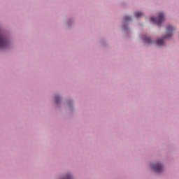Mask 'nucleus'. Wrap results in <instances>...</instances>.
<instances>
[{"instance_id": "nucleus-3", "label": "nucleus", "mask_w": 179, "mask_h": 179, "mask_svg": "<svg viewBox=\"0 0 179 179\" xmlns=\"http://www.w3.org/2000/svg\"><path fill=\"white\" fill-rule=\"evenodd\" d=\"M176 30V28L173 27L171 25H169L166 27V35L164 38H170L173 36V31Z\"/></svg>"}, {"instance_id": "nucleus-9", "label": "nucleus", "mask_w": 179, "mask_h": 179, "mask_svg": "<svg viewBox=\"0 0 179 179\" xmlns=\"http://www.w3.org/2000/svg\"><path fill=\"white\" fill-rule=\"evenodd\" d=\"M59 100H61V99L58 96H55V103H56V104H58V103H59Z\"/></svg>"}, {"instance_id": "nucleus-2", "label": "nucleus", "mask_w": 179, "mask_h": 179, "mask_svg": "<svg viewBox=\"0 0 179 179\" xmlns=\"http://www.w3.org/2000/svg\"><path fill=\"white\" fill-rule=\"evenodd\" d=\"M8 45L9 42L5 38L2 33L0 32V48H8Z\"/></svg>"}, {"instance_id": "nucleus-7", "label": "nucleus", "mask_w": 179, "mask_h": 179, "mask_svg": "<svg viewBox=\"0 0 179 179\" xmlns=\"http://www.w3.org/2000/svg\"><path fill=\"white\" fill-rule=\"evenodd\" d=\"M143 13H141V12H136L134 13V16L136 17H141V16H143Z\"/></svg>"}, {"instance_id": "nucleus-10", "label": "nucleus", "mask_w": 179, "mask_h": 179, "mask_svg": "<svg viewBox=\"0 0 179 179\" xmlns=\"http://www.w3.org/2000/svg\"><path fill=\"white\" fill-rule=\"evenodd\" d=\"M64 179H72V176H71V175H67L65 176Z\"/></svg>"}, {"instance_id": "nucleus-5", "label": "nucleus", "mask_w": 179, "mask_h": 179, "mask_svg": "<svg viewBox=\"0 0 179 179\" xmlns=\"http://www.w3.org/2000/svg\"><path fill=\"white\" fill-rule=\"evenodd\" d=\"M157 45L159 47H162V45H164V40L163 38L158 39L156 42Z\"/></svg>"}, {"instance_id": "nucleus-1", "label": "nucleus", "mask_w": 179, "mask_h": 179, "mask_svg": "<svg viewBox=\"0 0 179 179\" xmlns=\"http://www.w3.org/2000/svg\"><path fill=\"white\" fill-rule=\"evenodd\" d=\"M150 20L155 24H157V26H160L162 23L164 22V14H163L162 13H159L157 18L151 17Z\"/></svg>"}, {"instance_id": "nucleus-6", "label": "nucleus", "mask_w": 179, "mask_h": 179, "mask_svg": "<svg viewBox=\"0 0 179 179\" xmlns=\"http://www.w3.org/2000/svg\"><path fill=\"white\" fill-rule=\"evenodd\" d=\"M144 43H146L147 44H152V39L150 37L145 36Z\"/></svg>"}, {"instance_id": "nucleus-8", "label": "nucleus", "mask_w": 179, "mask_h": 179, "mask_svg": "<svg viewBox=\"0 0 179 179\" xmlns=\"http://www.w3.org/2000/svg\"><path fill=\"white\" fill-rule=\"evenodd\" d=\"M130 20H132V19L131 18V17H128V16H125V17H124V21H125V22H130Z\"/></svg>"}, {"instance_id": "nucleus-4", "label": "nucleus", "mask_w": 179, "mask_h": 179, "mask_svg": "<svg viewBox=\"0 0 179 179\" xmlns=\"http://www.w3.org/2000/svg\"><path fill=\"white\" fill-rule=\"evenodd\" d=\"M151 166L155 173H162L163 171V166L161 164H153Z\"/></svg>"}]
</instances>
